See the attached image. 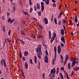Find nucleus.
I'll use <instances>...</instances> for the list:
<instances>
[{
	"instance_id": "1",
	"label": "nucleus",
	"mask_w": 79,
	"mask_h": 79,
	"mask_svg": "<svg viewBox=\"0 0 79 79\" xmlns=\"http://www.w3.org/2000/svg\"><path fill=\"white\" fill-rule=\"evenodd\" d=\"M1 64L2 66H4L5 68L6 67V62H5V60L4 59L3 60L2 59H1Z\"/></svg>"
},
{
	"instance_id": "2",
	"label": "nucleus",
	"mask_w": 79,
	"mask_h": 79,
	"mask_svg": "<svg viewBox=\"0 0 79 79\" xmlns=\"http://www.w3.org/2000/svg\"><path fill=\"white\" fill-rule=\"evenodd\" d=\"M41 10H42V12H43L44 11V3L41 2Z\"/></svg>"
},
{
	"instance_id": "3",
	"label": "nucleus",
	"mask_w": 79,
	"mask_h": 79,
	"mask_svg": "<svg viewBox=\"0 0 79 79\" xmlns=\"http://www.w3.org/2000/svg\"><path fill=\"white\" fill-rule=\"evenodd\" d=\"M56 73V70L54 68L53 69H51L50 72V73L51 74H52L53 73V74H55Z\"/></svg>"
},
{
	"instance_id": "4",
	"label": "nucleus",
	"mask_w": 79,
	"mask_h": 79,
	"mask_svg": "<svg viewBox=\"0 0 79 79\" xmlns=\"http://www.w3.org/2000/svg\"><path fill=\"white\" fill-rule=\"evenodd\" d=\"M36 53H42V51H41V49H39V48H36Z\"/></svg>"
},
{
	"instance_id": "5",
	"label": "nucleus",
	"mask_w": 79,
	"mask_h": 79,
	"mask_svg": "<svg viewBox=\"0 0 79 79\" xmlns=\"http://www.w3.org/2000/svg\"><path fill=\"white\" fill-rule=\"evenodd\" d=\"M43 21L44 22V23L45 24H48V19H47L44 18V19Z\"/></svg>"
},
{
	"instance_id": "6",
	"label": "nucleus",
	"mask_w": 79,
	"mask_h": 79,
	"mask_svg": "<svg viewBox=\"0 0 79 79\" xmlns=\"http://www.w3.org/2000/svg\"><path fill=\"white\" fill-rule=\"evenodd\" d=\"M65 37L64 36H62V37L61 38V40L62 41H63V43H64V44H65V39H64L65 38Z\"/></svg>"
},
{
	"instance_id": "7",
	"label": "nucleus",
	"mask_w": 79,
	"mask_h": 79,
	"mask_svg": "<svg viewBox=\"0 0 79 79\" xmlns=\"http://www.w3.org/2000/svg\"><path fill=\"white\" fill-rule=\"evenodd\" d=\"M48 56H46L44 59V62L48 63Z\"/></svg>"
},
{
	"instance_id": "8",
	"label": "nucleus",
	"mask_w": 79,
	"mask_h": 79,
	"mask_svg": "<svg viewBox=\"0 0 79 79\" xmlns=\"http://www.w3.org/2000/svg\"><path fill=\"white\" fill-rule=\"evenodd\" d=\"M23 12L24 14L25 15H27L28 16H30V15L29 14V13H28L27 12H26L23 10Z\"/></svg>"
},
{
	"instance_id": "9",
	"label": "nucleus",
	"mask_w": 79,
	"mask_h": 79,
	"mask_svg": "<svg viewBox=\"0 0 79 79\" xmlns=\"http://www.w3.org/2000/svg\"><path fill=\"white\" fill-rule=\"evenodd\" d=\"M64 73H65V74L66 77V78H67V79H69V76H68V73L66 71H64Z\"/></svg>"
},
{
	"instance_id": "10",
	"label": "nucleus",
	"mask_w": 79,
	"mask_h": 79,
	"mask_svg": "<svg viewBox=\"0 0 79 79\" xmlns=\"http://www.w3.org/2000/svg\"><path fill=\"white\" fill-rule=\"evenodd\" d=\"M60 33L62 35H64V29H62L61 30Z\"/></svg>"
},
{
	"instance_id": "11",
	"label": "nucleus",
	"mask_w": 79,
	"mask_h": 79,
	"mask_svg": "<svg viewBox=\"0 0 79 79\" xmlns=\"http://www.w3.org/2000/svg\"><path fill=\"white\" fill-rule=\"evenodd\" d=\"M42 55V52L41 53H38L37 54V56L39 59H41V56Z\"/></svg>"
},
{
	"instance_id": "12",
	"label": "nucleus",
	"mask_w": 79,
	"mask_h": 79,
	"mask_svg": "<svg viewBox=\"0 0 79 79\" xmlns=\"http://www.w3.org/2000/svg\"><path fill=\"white\" fill-rule=\"evenodd\" d=\"M29 55V52L27 51H26L24 52V55L25 56H27Z\"/></svg>"
},
{
	"instance_id": "13",
	"label": "nucleus",
	"mask_w": 79,
	"mask_h": 79,
	"mask_svg": "<svg viewBox=\"0 0 79 79\" xmlns=\"http://www.w3.org/2000/svg\"><path fill=\"white\" fill-rule=\"evenodd\" d=\"M73 70L76 71H77L78 70H79V67H75L73 68Z\"/></svg>"
},
{
	"instance_id": "14",
	"label": "nucleus",
	"mask_w": 79,
	"mask_h": 79,
	"mask_svg": "<svg viewBox=\"0 0 79 79\" xmlns=\"http://www.w3.org/2000/svg\"><path fill=\"white\" fill-rule=\"evenodd\" d=\"M57 52H58V54H60V53H61V48H57Z\"/></svg>"
},
{
	"instance_id": "15",
	"label": "nucleus",
	"mask_w": 79,
	"mask_h": 79,
	"mask_svg": "<svg viewBox=\"0 0 79 79\" xmlns=\"http://www.w3.org/2000/svg\"><path fill=\"white\" fill-rule=\"evenodd\" d=\"M25 68L27 69H28V64H27V63H26V62L25 63Z\"/></svg>"
},
{
	"instance_id": "16",
	"label": "nucleus",
	"mask_w": 79,
	"mask_h": 79,
	"mask_svg": "<svg viewBox=\"0 0 79 79\" xmlns=\"http://www.w3.org/2000/svg\"><path fill=\"white\" fill-rule=\"evenodd\" d=\"M13 10L12 11V12L13 13H14V12H15V11H16V6H14L13 7Z\"/></svg>"
},
{
	"instance_id": "17",
	"label": "nucleus",
	"mask_w": 79,
	"mask_h": 79,
	"mask_svg": "<svg viewBox=\"0 0 79 79\" xmlns=\"http://www.w3.org/2000/svg\"><path fill=\"white\" fill-rule=\"evenodd\" d=\"M45 3L46 4L48 5V4H49V3H50V1L49 0H46V1H45Z\"/></svg>"
},
{
	"instance_id": "18",
	"label": "nucleus",
	"mask_w": 79,
	"mask_h": 79,
	"mask_svg": "<svg viewBox=\"0 0 79 79\" xmlns=\"http://www.w3.org/2000/svg\"><path fill=\"white\" fill-rule=\"evenodd\" d=\"M19 40H20V41L22 43V44H23V45H24V44H25V43H24V41L20 40L19 39Z\"/></svg>"
},
{
	"instance_id": "19",
	"label": "nucleus",
	"mask_w": 79,
	"mask_h": 79,
	"mask_svg": "<svg viewBox=\"0 0 79 79\" xmlns=\"http://www.w3.org/2000/svg\"><path fill=\"white\" fill-rule=\"evenodd\" d=\"M38 26H39L38 27H39L40 29H44V28L42 27V25H41L40 24Z\"/></svg>"
},
{
	"instance_id": "20",
	"label": "nucleus",
	"mask_w": 79,
	"mask_h": 79,
	"mask_svg": "<svg viewBox=\"0 0 79 79\" xmlns=\"http://www.w3.org/2000/svg\"><path fill=\"white\" fill-rule=\"evenodd\" d=\"M77 17H75V19L74 20V22H76V23H77Z\"/></svg>"
},
{
	"instance_id": "21",
	"label": "nucleus",
	"mask_w": 79,
	"mask_h": 79,
	"mask_svg": "<svg viewBox=\"0 0 79 79\" xmlns=\"http://www.w3.org/2000/svg\"><path fill=\"white\" fill-rule=\"evenodd\" d=\"M55 39L54 38H53V37H52L51 40V43H52V42H53V41L55 40Z\"/></svg>"
},
{
	"instance_id": "22",
	"label": "nucleus",
	"mask_w": 79,
	"mask_h": 79,
	"mask_svg": "<svg viewBox=\"0 0 79 79\" xmlns=\"http://www.w3.org/2000/svg\"><path fill=\"white\" fill-rule=\"evenodd\" d=\"M37 8L38 10L40 9V5L37 3Z\"/></svg>"
},
{
	"instance_id": "23",
	"label": "nucleus",
	"mask_w": 79,
	"mask_h": 79,
	"mask_svg": "<svg viewBox=\"0 0 79 79\" xmlns=\"http://www.w3.org/2000/svg\"><path fill=\"white\" fill-rule=\"evenodd\" d=\"M54 22L55 24H57V20L56 18H55L54 20Z\"/></svg>"
},
{
	"instance_id": "24",
	"label": "nucleus",
	"mask_w": 79,
	"mask_h": 79,
	"mask_svg": "<svg viewBox=\"0 0 79 79\" xmlns=\"http://www.w3.org/2000/svg\"><path fill=\"white\" fill-rule=\"evenodd\" d=\"M71 67V64H70V63H69L68 64V68L69 69H70V68Z\"/></svg>"
},
{
	"instance_id": "25",
	"label": "nucleus",
	"mask_w": 79,
	"mask_h": 79,
	"mask_svg": "<svg viewBox=\"0 0 79 79\" xmlns=\"http://www.w3.org/2000/svg\"><path fill=\"white\" fill-rule=\"evenodd\" d=\"M37 13H38V14L39 16H41V10H40V12L38 11Z\"/></svg>"
},
{
	"instance_id": "26",
	"label": "nucleus",
	"mask_w": 79,
	"mask_h": 79,
	"mask_svg": "<svg viewBox=\"0 0 79 79\" xmlns=\"http://www.w3.org/2000/svg\"><path fill=\"white\" fill-rule=\"evenodd\" d=\"M75 63L74 62H73L72 64V65H71V67H73L74 66H75Z\"/></svg>"
},
{
	"instance_id": "27",
	"label": "nucleus",
	"mask_w": 79,
	"mask_h": 79,
	"mask_svg": "<svg viewBox=\"0 0 79 79\" xmlns=\"http://www.w3.org/2000/svg\"><path fill=\"white\" fill-rule=\"evenodd\" d=\"M68 58H69V56H68V55L66 56L65 60H68Z\"/></svg>"
},
{
	"instance_id": "28",
	"label": "nucleus",
	"mask_w": 79,
	"mask_h": 79,
	"mask_svg": "<svg viewBox=\"0 0 79 79\" xmlns=\"http://www.w3.org/2000/svg\"><path fill=\"white\" fill-rule=\"evenodd\" d=\"M6 40L8 41L9 43L10 44L11 43V40H10V39H9L8 38H6Z\"/></svg>"
},
{
	"instance_id": "29",
	"label": "nucleus",
	"mask_w": 79,
	"mask_h": 79,
	"mask_svg": "<svg viewBox=\"0 0 79 79\" xmlns=\"http://www.w3.org/2000/svg\"><path fill=\"white\" fill-rule=\"evenodd\" d=\"M3 31L4 33L5 32V26L4 25L3 27Z\"/></svg>"
},
{
	"instance_id": "30",
	"label": "nucleus",
	"mask_w": 79,
	"mask_h": 79,
	"mask_svg": "<svg viewBox=\"0 0 79 79\" xmlns=\"http://www.w3.org/2000/svg\"><path fill=\"white\" fill-rule=\"evenodd\" d=\"M33 10V9H32V8L31 7L30 9V13H32Z\"/></svg>"
},
{
	"instance_id": "31",
	"label": "nucleus",
	"mask_w": 79,
	"mask_h": 79,
	"mask_svg": "<svg viewBox=\"0 0 79 79\" xmlns=\"http://www.w3.org/2000/svg\"><path fill=\"white\" fill-rule=\"evenodd\" d=\"M41 47H42V46H41V45L40 44L38 46L37 48H39L40 49H41Z\"/></svg>"
},
{
	"instance_id": "32",
	"label": "nucleus",
	"mask_w": 79,
	"mask_h": 79,
	"mask_svg": "<svg viewBox=\"0 0 79 79\" xmlns=\"http://www.w3.org/2000/svg\"><path fill=\"white\" fill-rule=\"evenodd\" d=\"M11 18H9L8 19V23H10L11 22Z\"/></svg>"
},
{
	"instance_id": "33",
	"label": "nucleus",
	"mask_w": 79,
	"mask_h": 79,
	"mask_svg": "<svg viewBox=\"0 0 79 79\" xmlns=\"http://www.w3.org/2000/svg\"><path fill=\"white\" fill-rule=\"evenodd\" d=\"M56 33H54L53 34V36L52 37L53 38H54V39H55V37L56 36Z\"/></svg>"
},
{
	"instance_id": "34",
	"label": "nucleus",
	"mask_w": 79,
	"mask_h": 79,
	"mask_svg": "<svg viewBox=\"0 0 79 79\" xmlns=\"http://www.w3.org/2000/svg\"><path fill=\"white\" fill-rule=\"evenodd\" d=\"M59 73V68H57L56 69V74H58Z\"/></svg>"
},
{
	"instance_id": "35",
	"label": "nucleus",
	"mask_w": 79,
	"mask_h": 79,
	"mask_svg": "<svg viewBox=\"0 0 79 79\" xmlns=\"http://www.w3.org/2000/svg\"><path fill=\"white\" fill-rule=\"evenodd\" d=\"M15 21V19H12V20H11V21L10 22V24H11L13 23Z\"/></svg>"
},
{
	"instance_id": "36",
	"label": "nucleus",
	"mask_w": 79,
	"mask_h": 79,
	"mask_svg": "<svg viewBox=\"0 0 79 79\" xmlns=\"http://www.w3.org/2000/svg\"><path fill=\"white\" fill-rule=\"evenodd\" d=\"M30 63L31 64H33V63L32 62V59H31L30 60Z\"/></svg>"
},
{
	"instance_id": "37",
	"label": "nucleus",
	"mask_w": 79,
	"mask_h": 79,
	"mask_svg": "<svg viewBox=\"0 0 79 79\" xmlns=\"http://www.w3.org/2000/svg\"><path fill=\"white\" fill-rule=\"evenodd\" d=\"M70 24H69V26H71L72 25V21L71 20V19H70V22H69Z\"/></svg>"
},
{
	"instance_id": "38",
	"label": "nucleus",
	"mask_w": 79,
	"mask_h": 79,
	"mask_svg": "<svg viewBox=\"0 0 79 79\" xmlns=\"http://www.w3.org/2000/svg\"><path fill=\"white\" fill-rule=\"evenodd\" d=\"M51 22H52V21H53V15H52V16H51Z\"/></svg>"
},
{
	"instance_id": "39",
	"label": "nucleus",
	"mask_w": 79,
	"mask_h": 79,
	"mask_svg": "<svg viewBox=\"0 0 79 79\" xmlns=\"http://www.w3.org/2000/svg\"><path fill=\"white\" fill-rule=\"evenodd\" d=\"M45 53L47 56H48V51L47 50H46L45 51Z\"/></svg>"
},
{
	"instance_id": "40",
	"label": "nucleus",
	"mask_w": 79,
	"mask_h": 79,
	"mask_svg": "<svg viewBox=\"0 0 79 79\" xmlns=\"http://www.w3.org/2000/svg\"><path fill=\"white\" fill-rule=\"evenodd\" d=\"M31 37H33V38H34V39H35V35H31Z\"/></svg>"
},
{
	"instance_id": "41",
	"label": "nucleus",
	"mask_w": 79,
	"mask_h": 79,
	"mask_svg": "<svg viewBox=\"0 0 79 79\" xmlns=\"http://www.w3.org/2000/svg\"><path fill=\"white\" fill-rule=\"evenodd\" d=\"M54 52H56V47H54Z\"/></svg>"
},
{
	"instance_id": "42",
	"label": "nucleus",
	"mask_w": 79,
	"mask_h": 79,
	"mask_svg": "<svg viewBox=\"0 0 79 79\" xmlns=\"http://www.w3.org/2000/svg\"><path fill=\"white\" fill-rule=\"evenodd\" d=\"M29 3L30 5H31L32 4V2L31 1V0H29Z\"/></svg>"
},
{
	"instance_id": "43",
	"label": "nucleus",
	"mask_w": 79,
	"mask_h": 79,
	"mask_svg": "<svg viewBox=\"0 0 79 79\" xmlns=\"http://www.w3.org/2000/svg\"><path fill=\"white\" fill-rule=\"evenodd\" d=\"M55 53V60H56V52H54Z\"/></svg>"
},
{
	"instance_id": "44",
	"label": "nucleus",
	"mask_w": 79,
	"mask_h": 79,
	"mask_svg": "<svg viewBox=\"0 0 79 79\" xmlns=\"http://www.w3.org/2000/svg\"><path fill=\"white\" fill-rule=\"evenodd\" d=\"M60 69L62 71H64V67H61L60 68Z\"/></svg>"
},
{
	"instance_id": "45",
	"label": "nucleus",
	"mask_w": 79,
	"mask_h": 79,
	"mask_svg": "<svg viewBox=\"0 0 79 79\" xmlns=\"http://www.w3.org/2000/svg\"><path fill=\"white\" fill-rule=\"evenodd\" d=\"M22 73L23 76V77H24V78H25L26 77H25V75H24V73H23V71H22Z\"/></svg>"
},
{
	"instance_id": "46",
	"label": "nucleus",
	"mask_w": 79,
	"mask_h": 79,
	"mask_svg": "<svg viewBox=\"0 0 79 79\" xmlns=\"http://www.w3.org/2000/svg\"><path fill=\"white\" fill-rule=\"evenodd\" d=\"M52 64H53V65H54V64H55V59H54L53 60V62H52Z\"/></svg>"
},
{
	"instance_id": "47",
	"label": "nucleus",
	"mask_w": 79,
	"mask_h": 79,
	"mask_svg": "<svg viewBox=\"0 0 79 79\" xmlns=\"http://www.w3.org/2000/svg\"><path fill=\"white\" fill-rule=\"evenodd\" d=\"M60 77H63V74H62V73H60Z\"/></svg>"
},
{
	"instance_id": "48",
	"label": "nucleus",
	"mask_w": 79,
	"mask_h": 79,
	"mask_svg": "<svg viewBox=\"0 0 79 79\" xmlns=\"http://www.w3.org/2000/svg\"><path fill=\"white\" fill-rule=\"evenodd\" d=\"M19 3L20 5H21L22 6H23V2H22L21 1H19Z\"/></svg>"
},
{
	"instance_id": "49",
	"label": "nucleus",
	"mask_w": 79,
	"mask_h": 79,
	"mask_svg": "<svg viewBox=\"0 0 79 79\" xmlns=\"http://www.w3.org/2000/svg\"><path fill=\"white\" fill-rule=\"evenodd\" d=\"M48 34H49V36L50 35H52V33H51V31H48Z\"/></svg>"
},
{
	"instance_id": "50",
	"label": "nucleus",
	"mask_w": 79,
	"mask_h": 79,
	"mask_svg": "<svg viewBox=\"0 0 79 79\" xmlns=\"http://www.w3.org/2000/svg\"><path fill=\"white\" fill-rule=\"evenodd\" d=\"M43 37V36L42 35H40L39 36V39H40L41 38H42Z\"/></svg>"
},
{
	"instance_id": "51",
	"label": "nucleus",
	"mask_w": 79,
	"mask_h": 79,
	"mask_svg": "<svg viewBox=\"0 0 79 79\" xmlns=\"http://www.w3.org/2000/svg\"><path fill=\"white\" fill-rule=\"evenodd\" d=\"M23 61H26V59L25 57H24V56H23Z\"/></svg>"
},
{
	"instance_id": "52",
	"label": "nucleus",
	"mask_w": 79,
	"mask_h": 79,
	"mask_svg": "<svg viewBox=\"0 0 79 79\" xmlns=\"http://www.w3.org/2000/svg\"><path fill=\"white\" fill-rule=\"evenodd\" d=\"M10 34H11V30H10L8 32V34L9 35H10Z\"/></svg>"
},
{
	"instance_id": "53",
	"label": "nucleus",
	"mask_w": 79,
	"mask_h": 79,
	"mask_svg": "<svg viewBox=\"0 0 79 79\" xmlns=\"http://www.w3.org/2000/svg\"><path fill=\"white\" fill-rule=\"evenodd\" d=\"M74 74V71H72V72L71 73V76H73V74Z\"/></svg>"
},
{
	"instance_id": "54",
	"label": "nucleus",
	"mask_w": 79,
	"mask_h": 79,
	"mask_svg": "<svg viewBox=\"0 0 79 79\" xmlns=\"http://www.w3.org/2000/svg\"><path fill=\"white\" fill-rule=\"evenodd\" d=\"M63 24L66 23V20H64V19H63Z\"/></svg>"
},
{
	"instance_id": "55",
	"label": "nucleus",
	"mask_w": 79,
	"mask_h": 79,
	"mask_svg": "<svg viewBox=\"0 0 79 79\" xmlns=\"http://www.w3.org/2000/svg\"><path fill=\"white\" fill-rule=\"evenodd\" d=\"M60 58L61 60H63V56H62V55H60Z\"/></svg>"
},
{
	"instance_id": "56",
	"label": "nucleus",
	"mask_w": 79,
	"mask_h": 79,
	"mask_svg": "<svg viewBox=\"0 0 79 79\" xmlns=\"http://www.w3.org/2000/svg\"><path fill=\"white\" fill-rule=\"evenodd\" d=\"M43 78H45V73H43Z\"/></svg>"
},
{
	"instance_id": "57",
	"label": "nucleus",
	"mask_w": 79,
	"mask_h": 79,
	"mask_svg": "<svg viewBox=\"0 0 79 79\" xmlns=\"http://www.w3.org/2000/svg\"><path fill=\"white\" fill-rule=\"evenodd\" d=\"M22 23L23 24H25L26 23V21L25 20H23L22 21Z\"/></svg>"
},
{
	"instance_id": "58",
	"label": "nucleus",
	"mask_w": 79,
	"mask_h": 79,
	"mask_svg": "<svg viewBox=\"0 0 79 79\" xmlns=\"http://www.w3.org/2000/svg\"><path fill=\"white\" fill-rule=\"evenodd\" d=\"M34 57H35L34 60H37V57L36 56H34Z\"/></svg>"
},
{
	"instance_id": "59",
	"label": "nucleus",
	"mask_w": 79,
	"mask_h": 79,
	"mask_svg": "<svg viewBox=\"0 0 79 79\" xmlns=\"http://www.w3.org/2000/svg\"><path fill=\"white\" fill-rule=\"evenodd\" d=\"M2 20H4V19H5V17H4V15L2 16Z\"/></svg>"
},
{
	"instance_id": "60",
	"label": "nucleus",
	"mask_w": 79,
	"mask_h": 79,
	"mask_svg": "<svg viewBox=\"0 0 79 79\" xmlns=\"http://www.w3.org/2000/svg\"><path fill=\"white\" fill-rule=\"evenodd\" d=\"M67 61V60H65V61L64 62V65H65V64H66V62Z\"/></svg>"
},
{
	"instance_id": "61",
	"label": "nucleus",
	"mask_w": 79,
	"mask_h": 79,
	"mask_svg": "<svg viewBox=\"0 0 79 79\" xmlns=\"http://www.w3.org/2000/svg\"><path fill=\"white\" fill-rule=\"evenodd\" d=\"M53 6L54 7H56V3H54L53 4Z\"/></svg>"
},
{
	"instance_id": "62",
	"label": "nucleus",
	"mask_w": 79,
	"mask_h": 79,
	"mask_svg": "<svg viewBox=\"0 0 79 79\" xmlns=\"http://www.w3.org/2000/svg\"><path fill=\"white\" fill-rule=\"evenodd\" d=\"M8 68L7 67H6V72L7 73H8Z\"/></svg>"
},
{
	"instance_id": "63",
	"label": "nucleus",
	"mask_w": 79,
	"mask_h": 79,
	"mask_svg": "<svg viewBox=\"0 0 79 79\" xmlns=\"http://www.w3.org/2000/svg\"><path fill=\"white\" fill-rule=\"evenodd\" d=\"M61 5H60L59 7V10H60V9H61Z\"/></svg>"
},
{
	"instance_id": "64",
	"label": "nucleus",
	"mask_w": 79,
	"mask_h": 79,
	"mask_svg": "<svg viewBox=\"0 0 79 79\" xmlns=\"http://www.w3.org/2000/svg\"><path fill=\"white\" fill-rule=\"evenodd\" d=\"M61 47H64V44L62 43L61 44Z\"/></svg>"
}]
</instances>
